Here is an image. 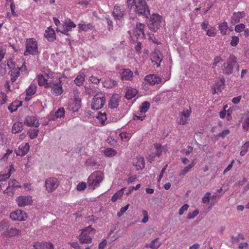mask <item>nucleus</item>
Instances as JSON below:
<instances>
[{
    "instance_id": "nucleus-12",
    "label": "nucleus",
    "mask_w": 249,
    "mask_h": 249,
    "mask_svg": "<svg viewBox=\"0 0 249 249\" xmlns=\"http://www.w3.org/2000/svg\"><path fill=\"white\" fill-rule=\"evenodd\" d=\"M26 71V67L24 64L21 67H17L12 69L9 71V74L10 76V80L12 82H14L20 75V71Z\"/></svg>"
},
{
    "instance_id": "nucleus-23",
    "label": "nucleus",
    "mask_w": 249,
    "mask_h": 249,
    "mask_svg": "<svg viewBox=\"0 0 249 249\" xmlns=\"http://www.w3.org/2000/svg\"><path fill=\"white\" fill-rule=\"evenodd\" d=\"M30 146L28 143H22L19 146L18 150L16 152L17 156H24L29 150Z\"/></svg>"
},
{
    "instance_id": "nucleus-25",
    "label": "nucleus",
    "mask_w": 249,
    "mask_h": 249,
    "mask_svg": "<svg viewBox=\"0 0 249 249\" xmlns=\"http://www.w3.org/2000/svg\"><path fill=\"white\" fill-rule=\"evenodd\" d=\"M120 101L119 96L118 94H114L109 101L108 106L110 108H117Z\"/></svg>"
},
{
    "instance_id": "nucleus-6",
    "label": "nucleus",
    "mask_w": 249,
    "mask_h": 249,
    "mask_svg": "<svg viewBox=\"0 0 249 249\" xmlns=\"http://www.w3.org/2000/svg\"><path fill=\"white\" fill-rule=\"evenodd\" d=\"M106 103V98L104 94L99 93L92 98L91 108L93 110H98L102 108Z\"/></svg>"
},
{
    "instance_id": "nucleus-24",
    "label": "nucleus",
    "mask_w": 249,
    "mask_h": 249,
    "mask_svg": "<svg viewBox=\"0 0 249 249\" xmlns=\"http://www.w3.org/2000/svg\"><path fill=\"white\" fill-rule=\"evenodd\" d=\"M246 15L245 12H234L231 18V23L235 24L240 22V19L244 17Z\"/></svg>"
},
{
    "instance_id": "nucleus-58",
    "label": "nucleus",
    "mask_w": 249,
    "mask_h": 249,
    "mask_svg": "<svg viewBox=\"0 0 249 249\" xmlns=\"http://www.w3.org/2000/svg\"><path fill=\"white\" fill-rule=\"evenodd\" d=\"M199 213V211L198 210H195L193 213H189L187 215V218L188 219H194L196 216Z\"/></svg>"
},
{
    "instance_id": "nucleus-3",
    "label": "nucleus",
    "mask_w": 249,
    "mask_h": 249,
    "mask_svg": "<svg viewBox=\"0 0 249 249\" xmlns=\"http://www.w3.org/2000/svg\"><path fill=\"white\" fill-rule=\"evenodd\" d=\"M104 178V174L100 171H95L88 178V185L89 189L94 190L99 186Z\"/></svg>"
},
{
    "instance_id": "nucleus-16",
    "label": "nucleus",
    "mask_w": 249,
    "mask_h": 249,
    "mask_svg": "<svg viewBox=\"0 0 249 249\" xmlns=\"http://www.w3.org/2000/svg\"><path fill=\"white\" fill-rule=\"evenodd\" d=\"M121 79L125 81H132L133 78V72L129 69H123L121 70Z\"/></svg>"
},
{
    "instance_id": "nucleus-19",
    "label": "nucleus",
    "mask_w": 249,
    "mask_h": 249,
    "mask_svg": "<svg viewBox=\"0 0 249 249\" xmlns=\"http://www.w3.org/2000/svg\"><path fill=\"white\" fill-rule=\"evenodd\" d=\"M21 230L16 228H11L8 229V230L5 231L3 233V237H12L20 235Z\"/></svg>"
},
{
    "instance_id": "nucleus-36",
    "label": "nucleus",
    "mask_w": 249,
    "mask_h": 249,
    "mask_svg": "<svg viewBox=\"0 0 249 249\" xmlns=\"http://www.w3.org/2000/svg\"><path fill=\"white\" fill-rule=\"evenodd\" d=\"M37 86L35 84H31L26 90V94L28 96L33 95L36 91Z\"/></svg>"
},
{
    "instance_id": "nucleus-57",
    "label": "nucleus",
    "mask_w": 249,
    "mask_h": 249,
    "mask_svg": "<svg viewBox=\"0 0 249 249\" xmlns=\"http://www.w3.org/2000/svg\"><path fill=\"white\" fill-rule=\"evenodd\" d=\"M7 100V95L4 93L1 92L0 94V104L1 105L4 104Z\"/></svg>"
},
{
    "instance_id": "nucleus-55",
    "label": "nucleus",
    "mask_w": 249,
    "mask_h": 249,
    "mask_svg": "<svg viewBox=\"0 0 249 249\" xmlns=\"http://www.w3.org/2000/svg\"><path fill=\"white\" fill-rule=\"evenodd\" d=\"M191 169L192 168L188 165L180 171L179 176L183 177L184 176L191 170Z\"/></svg>"
},
{
    "instance_id": "nucleus-62",
    "label": "nucleus",
    "mask_w": 249,
    "mask_h": 249,
    "mask_svg": "<svg viewBox=\"0 0 249 249\" xmlns=\"http://www.w3.org/2000/svg\"><path fill=\"white\" fill-rule=\"evenodd\" d=\"M142 213L144 217L142 219V222L143 223H145L148 221L149 219L148 213L146 210H143Z\"/></svg>"
},
{
    "instance_id": "nucleus-10",
    "label": "nucleus",
    "mask_w": 249,
    "mask_h": 249,
    "mask_svg": "<svg viewBox=\"0 0 249 249\" xmlns=\"http://www.w3.org/2000/svg\"><path fill=\"white\" fill-rule=\"evenodd\" d=\"M16 202L19 207H24L31 205L33 202L32 196H20L16 199Z\"/></svg>"
},
{
    "instance_id": "nucleus-42",
    "label": "nucleus",
    "mask_w": 249,
    "mask_h": 249,
    "mask_svg": "<svg viewBox=\"0 0 249 249\" xmlns=\"http://www.w3.org/2000/svg\"><path fill=\"white\" fill-rule=\"evenodd\" d=\"M159 240V238L157 237L153 240L149 244H147L146 247L150 249H158L161 245V243L156 244V243Z\"/></svg>"
},
{
    "instance_id": "nucleus-56",
    "label": "nucleus",
    "mask_w": 249,
    "mask_h": 249,
    "mask_svg": "<svg viewBox=\"0 0 249 249\" xmlns=\"http://www.w3.org/2000/svg\"><path fill=\"white\" fill-rule=\"evenodd\" d=\"M129 204H127L124 207H122L119 212L117 213V216L121 217L128 209Z\"/></svg>"
},
{
    "instance_id": "nucleus-34",
    "label": "nucleus",
    "mask_w": 249,
    "mask_h": 249,
    "mask_svg": "<svg viewBox=\"0 0 249 249\" xmlns=\"http://www.w3.org/2000/svg\"><path fill=\"white\" fill-rule=\"evenodd\" d=\"M80 107L81 104L72 102L68 104L67 108L69 110L74 112L78 111Z\"/></svg>"
},
{
    "instance_id": "nucleus-60",
    "label": "nucleus",
    "mask_w": 249,
    "mask_h": 249,
    "mask_svg": "<svg viewBox=\"0 0 249 249\" xmlns=\"http://www.w3.org/2000/svg\"><path fill=\"white\" fill-rule=\"evenodd\" d=\"M239 41V38L238 36H232L231 41V45L232 46H236L238 44Z\"/></svg>"
},
{
    "instance_id": "nucleus-9",
    "label": "nucleus",
    "mask_w": 249,
    "mask_h": 249,
    "mask_svg": "<svg viewBox=\"0 0 249 249\" xmlns=\"http://www.w3.org/2000/svg\"><path fill=\"white\" fill-rule=\"evenodd\" d=\"M125 15L126 11L123 6L119 4L114 5L112 11V16L115 19L121 20L124 18Z\"/></svg>"
},
{
    "instance_id": "nucleus-22",
    "label": "nucleus",
    "mask_w": 249,
    "mask_h": 249,
    "mask_svg": "<svg viewBox=\"0 0 249 249\" xmlns=\"http://www.w3.org/2000/svg\"><path fill=\"white\" fill-rule=\"evenodd\" d=\"M34 247L35 249H54L53 243L44 241L36 243Z\"/></svg>"
},
{
    "instance_id": "nucleus-31",
    "label": "nucleus",
    "mask_w": 249,
    "mask_h": 249,
    "mask_svg": "<svg viewBox=\"0 0 249 249\" xmlns=\"http://www.w3.org/2000/svg\"><path fill=\"white\" fill-rule=\"evenodd\" d=\"M14 170L13 166L11 165L7 173L4 174L2 172H0V182L5 181L6 179H8L10 178L11 173Z\"/></svg>"
},
{
    "instance_id": "nucleus-30",
    "label": "nucleus",
    "mask_w": 249,
    "mask_h": 249,
    "mask_svg": "<svg viewBox=\"0 0 249 249\" xmlns=\"http://www.w3.org/2000/svg\"><path fill=\"white\" fill-rule=\"evenodd\" d=\"M103 85L107 88H113L117 86V82L115 80L109 78L103 82Z\"/></svg>"
},
{
    "instance_id": "nucleus-59",
    "label": "nucleus",
    "mask_w": 249,
    "mask_h": 249,
    "mask_svg": "<svg viewBox=\"0 0 249 249\" xmlns=\"http://www.w3.org/2000/svg\"><path fill=\"white\" fill-rule=\"evenodd\" d=\"M87 188V184L84 182L79 183L76 186V189L79 191H84Z\"/></svg>"
},
{
    "instance_id": "nucleus-50",
    "label": "nucleus",
    "mask_w": 249,
    "mask_h": 249,
    "mask_svg": "<svg viewBox=\"0 0 249 249\" xmlns=\"http://www.w3.org/2000/svg\"><path fill=\"white\" fill-rule=\"evenodd\" d=\"M16 191V189L13 187L8 186L6 190L4 191V193L6 194L7 196H12Z\"/></svg>"
},
{
    "instance_id": "nucleus-14",
    "label": "nucleus",
    "mask_w": 249,
    "mask_h": 249,
    "mask_svg": "<svg viewBox=\"0 0 249 249\" xmlns=\"http://www.w3.org/2000/svg\"><path fill=\"white\" fill-rule=\"evenodd\" d=\"M191 113V110L185 109L179 115V119L178 121V124L181 125L187 124L189 121V117Z\"/></svg>"
},
{
    "instance_id": "nucleus-32",
    "label": "nucleus",
    "mask_w": 249,
    "mask_h": 249,
    "mask_svg": "<svg viewBox=\"0 0 249 249\" xmlns=\"http://www.w3.org/2000/svg\"><path fill=\"white\" fill-rule=\"evenodd\" d=\"M21 105L22 102L21 101H15L8 106V108L9 110L12 113L16 111Z\"/></svg>"
},
{
    "instance_id": "nucleus-5",
    "label": "nucleus",
    "mask_w": 249,
    "mask_h": 249,
    "mask_svg": "<svg viewBox=\"0 0 249 249\" xmlns=\"http://www.w3.org/2000/svg\"><path fill=\"white\" fill-rule=\"evenodd\" d=\"M38 45L36 39L34 38H28L26 41V51L24 55L28 54L36 55L38 54Z\"/></svg>"
},
{
    "instance_id": "nucleus-46",
    "label": "nucleus",
    "mask_w": 249,
    "mask_h": 249,
    "mask_svg": "<svg viewBox=\"0 0 249 249\" xmlns=\"http://www.w3.org/2000/svg\"><path fill=\"white\" fill-rule=\"evenodd\" d=\"M105 155L108 157L115 156L117 154V152L112 148H107L104 151Z\"/></svg>"
},
{
    "instance_id": "nucleus-7",
    "label": "nucleus",
    "mask_w": 249,
    "mask_h": 249,
    "mask_svg": "<svg viewBox=\"0 0 249 249\" xmlns=\"http://www.w3.org/2000/svg\"><path fill=\"white\" fill-rule=\"evenodd\" d=\"M94 230L91 226H89L82 230V232L79 236V240L82 244H90L92 242L91 237L89 235Z\"/></svg>"
},
{
    "instance_id": "nucleus-39",
    "label": "nucleus",
    "mask_w": 249,
    "mask_h": 249,
    "mask_svg": "<svg viewBox=\"0 0 249 249\" xmlns=\"http://www.w3.org/2000/svg\"><path fill=\"white\" fill-rule=\"evenodd\" d=\"M125 188H123L116 192L112 196L111 200L112 202H116L118 199H120L124 194V191Z\"/></svg>"
},
{
    "instance_id": "nucleus-13",
    "label": "nucleus",
    "mask_w": 249,
    "mask_h": 249,
    "mask_svg": "<svg viewBox=\"0 0 249 249\" xmlns=\"http://www.w3.org/2000/svg\"><path fill=\"white\" fill-rule=\"evenodd\" d=\"M45 185L48 191L53 192L58 187L59 182L56 178H50L46 180Z\"/></svg>"
},
{
    "instance_id": "nucleus-48",
    "label": "nucleus",
    "mask_w": 249,
    "mask_h": 249,
    "mask_svg": "<svg viewBox=\"0 0 249 249\" xmlns=\"http://www.w3.org/2000/svg\"><path fill=\"white\" fill-rule=\"evenodd\" d=\"M9 228V224L7 221H2L0 222V231H6Z\"/></svg>"
},
{
    "instance_id": "nucleus-37",
    "label": "nucleus",
    "mask_w": 249,
    "mask_h": 249,
    "mask_svg": "<svg viewBox=\"0 0 249 249\" xmlns=\"http://www.w3.org/2000/svg\"><path fill=\"white\" fill-rule=\"evenodd\" d=\"M86 75L83 73H80L77 77L74 79V82L78 86L83 85L85 80Z\"/></svg>"
},
{
    "instance_id": "nucleus-4",
    "label": "nucleus",
    "mask_w": 249,
    "mask_h": 249,
    "mask_svg": "<svg viewBox=\"0 0 249 249\" xmlns=\"http://www.w3.org/2000/svg\"><path fill=\"white\" fill-rule=\"evenodd\" d=\"M162 20V17L158 14H153L147 22L149 29L156 32L160 28Z\"/></svg>"
},
{
    "instance_id": "nucleus-64",
    "label": "nucleus",
    "mask_w": 249,
    "mask_h": 249,
    "mask_svg": "<svg viewBox=\"0 0 249 249\" xmlns=\"http://www.w3.org/2000/svg\"><path fill=\"white\" fill-rule=\"evenodd\" d=\"M90 81L94 84H98L100 83V79L98 78L97 77L91 75L89 77Z\"/></svg>"
},
{
    "instance_id": "nucleus-52",
    "label": "nucleus",
    "mask_w": 249,
    "mask_h": 249,
    "mask_svg": "<svg viewBox=\"0 0 249 249\" xmlns=\"http://www.w3.org/2000/svg\"><path fill=\"white\" fill-rule=\"evenodd\" d=\"M211 194L207 192L202 198V202L204 204H208L210 202Z\"/></svg>"
},
{
    "instance_id": "nucleus-38",
    "label": "nucleus",
    "mask_w": 249,
    "mask_h": 249,
    "mask_svg": "<svg viewBox=\"0 0 249 249\" xmlns=\"http://www.w3.org/2000/svg\"><path fill=\"white\" fill-rule=\"evenodd\" d=\"M225 79L224 77H221L219 81L216 82L214 85L218 91L221 92L222 89L224 88Z\"/></svg>"
},
{
    "instance_id": "nucleus-47",
    "label": "nucleus",
    "mask_w": 249,
    "mask_h": 249,
    "mask_svg": "<svg viewBox=\"0 0 249 249\" xmlns=\"http://www.w3.org/2000/svg\"><path fill=\"white\" fill-rule=\"evenodd\" d=\"M249 149V141L247 142L244 143V144L241 147V151L240 153V155L241 156H243L245 155Z\"/></svg>"
},
{
    "instance_id": "nucleus-35",
    "label": "nucleus",
    "mask_w": 249,
    "mask_h": 249,
    "mask_svg": "<svg viewBox=\"0 0 249 249\" xmlns=\"http://www.w3.org/2000/svg\"><path fill=\"white\" fill-rule=\"evenodd\" d=\"M65 115V109L63 107H60L55 112L53 116L52 117V119L53 120H57L59 118H61L62 117H64Z\"/></svg>"
},
{
    "instance_id": "nucleus-27",
    "label": "nucleus",
    "mask_w": 249,
    "mask_h": 249,
    "mask_svg": "<svg viewBox=\"0 0 249 249\" xmlns=\"http://www.w3.org/2000/svg\"><path fill=\"white\" fill-rule=\"evenodd\" d=\"M78 32L81 31L87 32L89 30H92L94 29V27L91 23L83 24L79 23L78 24Z\"/></svg>"
},
{
    "instance_id": "nucleus-49",
    "label": "nucleus",
    "mask_w": 249,
    "mask_h": 249,
    "mask_svg": "<svg viewBox=\"0 0 249 249\" xmlns=\"http://www.w3.org/2000/svg\"><path fill=\"white\" fill-rule=\"evenodd\" d=\"M216 29L214 27H211L209 29L207 30L206 35L211 37H213L215 36L216 34Z\"/></svg>"
},
{
    "instance_id": "nucleus-26",
    "label": "nucleus",
    "mask_w": 249,
    "mask_h": 249,
    "mask_svg": "<svg viewBox=\"0 0 249 249\" xmlns=\"http://www.w3.org/2000/svg\"><path fill=\"white\" fill-rule=\"evenodd\" d=\"M218 29L222 35L229 34V27L226 21L219 22L218 23Z\"/></svg>"
},
{
    "instance_id": "nucleus-18",
    "label": "nucleus",
    "mask_w": 249,
    "mask_h": 249,
    "mask_svg": "<svg viewBox=\"0 0 249 249\" xmlns=\"http://www.w3.org/2000/svg\"><path fill=\"white\" fill-rule=\"evenodd\" d=\"M144 27L145 25L143 23H138L136 24L134 33L137 38H144L145 37V34L144 32Z\"/></svg>"
},
{
    "instance_id": "nucleus-51",
    "label": "nucleus",
    "mask_w": 249,
    "mask_h": 249,
    "mask_svg": "<svg viewBox=\"0 0 249 249\" xmlns=\"http://www.w3.org/2000/svg\"><path fill=\"white\" fill-rule=\"evenodd\" d=\"M120 137L122 140H124V141H128L131 138V135L129 133L122 132L120 134Z\"/></svg>"
},
{
    "instance_id": "nucleus-21",
    "label": "nucleus",
    "mask_w": 249,
    "mask_h": 249,
    "mask_svg": "<svg viewBox=\"0 0 249 249\" xmlns=\"http://www.w3.org/2000/svg\"><path fill=\"white\" fill-rule=\"evenodd\" d=\"M144 80L151 85L159 84L161 81V78L155 74L146 75Z\"/></svg>"
},
{
    "instance_id": "nucleus-43",
    "label": "nucleus",
    "mask_w": 249,
    "mask_h": 249,
    "mask_svg": "<svg viewBox=\"0 0 249 249\" xmlns=\"http://www.w3.org/2000/svg\"><path fill=\"white\" fill-rule=\"evenodd\" d=\"M154 146L156 150L155 155L157 157L161 156L163 150H165L164 147L162 146L160 144L158 143L154 144Z\"/></svg>"
},
{
    "instance_id": "nucleus-2",
    "label": "nucleus",
    "mask_w": 249,
    "mask_h": 249,
    "mask_svg": "<svg viewBox=\"0 0 249 249\" xmlns=\"http://www.w3.org/2000/svg\"><path fill=\"white\" fill-rule=\"evenodd\" d=\"M127 7L130 12H135L139 16L148 18L150 11L144 0H127Z\"/></svg>"
},
{
    "instance_id": "nucleus-63",
    "label": "nucleus",
    "mask_w": 249,
    "mask_h": 249,
    "mask_svg": "<svg viewBox=\"0 0 249 249\" xmlns=\"http://www.w3.org/2000/svg\"><path fill=\"white\" fill-rule=\"evenodd\" d=\"M189 207V205L187 204L183 205L179 210V214H183L184 212L188 210Z\"/></svg>"
},
{
    "instance_id": "nucleus-53",
    "label": "nucleus",
    "mask_w": 249,
    "mask_h": 249,
    "mask_svg": "<svg viewBox=\"0 0 249 249\" xmlns=\"http://www.w3.org/2000/svg\"><path fill=\"white\" fill-rule=\"evenodd\" d=\"M9 186L13 187L15 189L21 187V186L19 185L18 181L16 179L10 180V181L9 182Z\"/></svg>"
},
{
    "instance_id": "nucleus-15",
    "label": "nucleus",
    "mask_w": 249,
    "mask_h": 249,
    "mask_svg": "<svg viewBox=\"0 0 249 249\" xmlns=\"http://www.w3.org/2000/svg\"><path fill=\"white\" fill-rule=\"evenodd\" d=\"M132 164L137 170L143 168L145 166V160L142 156H137L132 160Z\"/></svg>"
},
{
    "instance_id": "nucleus-45",
    "label": "nucleus",
    "mask_w": 249,
    "mask_h": 249,
    "mask_svg": "<svg viewBox=\"0 0 249 249\" xmlns=\"http://www.w3.org/2000/svg\"><path fill=\"white\" fill-rule=\"evenodd\" d=\"M39 130L37 129H31L28 132V135L31 139H34L38 136Z\"/></svg>"
},
{
    "instance_id": "nucleus-1",
    "label": "nucleus",
    "mask_w": 249,
    "mask_h": 249,
    "mask_svg": "<svg viewBox=\"0 0 249 249\" xmlns=\"http://www.w3.org/2000/svg\"><path fill=\"white\" fill-rule=\"evenodd\" d=\"M38 84L45 88H51V93L55 96L63 92L62 82L61 78L55 76L54 73L49 71L44 75L39 74L37 76Z\"/></svg>"
},
{
    "instance_id": "nucleus-28",
    "label": "nucleus",
    "mask_w": 249,
    "mask_h": 249,
    "mask_svg": "<svg viewBox=\"0 0 249 249\" xmlns=\"http://www.w3.org/2000/svg\"><path fill=\"white\" fill-rule=\"evenodd\" d=\"M44 36L50 41H53L55 36L54 31L52 29L48 28L47 30L45 31Z\"/></svg>"
},
{
    "instance_id": "nucleus-44",
    "label": "nucleus",
    "mask_w": 249,
    "mask_h": 249,
    "mask_svg": "<svg viewBox=\"0 0 249 249\" xmlns=\"http://www.w3.org/2000/svg\"><path fill=\"white\" fill-rule=\"evenodd\" d=\"M96 118L101 123V124H104L106 121L107 120L106 113H101V112H99L98 113V115L97 116Z\"/></svg>"
},
{
    "instance_id": "nucleus-54",
    "label": "nucleus",
    "mask_w": 249,
    "mask_h": 249,
    "mask_svg": "<svg viewBox=\"0 0 249 249\" xmlns=\"http://www.w3.org/2000/svg\"><path fill=\"white\" fill-rule=\"evenodd\" d=\"M245 29V25L243 23H240L235 26L234 30L237 33L243 32Z\"/></svg>"
},
{
    "instance_id": "nucleus-61",
    "label": "nucleus",
    "mask_w": 249,
    "mask_h": 249,
    "mask_svg": "<svg viewBox=\"0 0 249 249\" xmlns=\"http://www.w3.org/2000/svg\"><path fill=\"white\" fill-rule=\"evenodd\" d=\"M153 60L152 59V61H153L154 60L157 61L156 62V63L157 64L158 67H159L160 65V63L161 62L162 60L161 57L159 56V55L158 53H155L154 55L153 56Z\"/></svg>"
},
{
    "instance_id": "nucleus-11",
    "label": "nucleus",
    "mask_w": 249,
    "mask_h": 249,
    "mask_svg": "<svg viewBox=\"0 0 249 249\" xmlns=\"http://www.w3.org/2000/svg\"><path fill=\"white\" fill-rule=\"evenodd\" d=\"M10 218L14 221H25L27 218V214L25 212L20 209L12 212L10 215Z\"/></svg>"
},
{
    "instance_id": "nucleus-41",
    "label": "nucleus",
    "mask_w": 249,
    "mask_h": 249,
    "mask_svg": "<svg viewBox=\"0 0 249 249\" xmlns=\"http://www.w3.org/2000/svg\"><path fill=\"white\" fill-rule=\"evenodd\" d=\"M150 107V104L147 101L143 102L140 107V113L145 114Z\"/></svg>"
},
{
    "instance_id": "nucleus-17",
    "label": "nucleus",
    "mask_w": 249,
    "mask_h": 249,
    "mask_svg": "<svg viewBox=\"0 0 249 249\" xmlns=\"http://www.w3.org/2000/svg\"><path fill=\"white\" fill-rule=\"evenodd\" d=\"M24 124L30 127H38L39 126L38 120L36 116H27L24 120Z\"/></svg>"
},
{
    "instance_id": "nucleus-29",
    "label": "nucleus",
    "mask_w": 249,
    "mask_h": 249,
    "mask_svg": "<svg viewBox=\"0 0 249 249\" xmlns=\"http://www.w3.org/2000/svg\"><path fill=\"white\" fill-rule=\"evenodd\" d=\"M138 93V90L134 88H129L127 89L125 96L128 100L132 99Z\"/></svg>"
},
{
    "instance_id": "nucleus-33",
    "label": "nucleus",
    "mask_w": 249,
    "mask_h": 249,
    "mask_svg": "<svg viewBox=\"0 0 249 249\" xmlns=\"http://www.w3.org/2000/svg\"><path fill=\"white\" fill-rule=\"evenodd\" d=\"M23 128V125L22 123L17 122L15 123L12 129V132L14 134H17L20 132Z\"/></svg>"
},
{
    "instance_id": "nucleus-40",
    "label": "nucleus",
    "mask_w": 249,
    "mask_h": 249,
    "mask_svg": "<svg viewBox=\"0 0 249 249\" xmlns=\"http://www.w3.org/2000/svg\"><path fill=\"white\" fill-rule=\"evenodd\" d=\"M243 119L242 128L244 131H247L249 127V113L246 114Z\"/></svg>"
},
{
    "instance_id": "nucleus-8",
    "label": "nucleus",
    "mask_w": 249,
    "mask_h": 249,
    "mask_svg": "<svg viewBox=\"0 0 249 249\" xmlns=\"http://www.w3.org/2000/svg\"><path fill=\"white\" fill-rule=\"evenodd\" d=\"M237 63L236 58L234 55H230L227 62L224 63L222 69L225 74H231L232 73L233 66Z\"/></svg>"
},
{
    "instance_id": "nucleus-20",
    "label": "nucleus",
    "mask_w": 249,
    "mask_h": 249,
    "mask_svg": "<svg viewBox=\"0 0 249 249\" xmlns=\"http://www.w3.org/2000/svg\"><path fill=\"white\" fill-rule=\"evenodd\" d=\"M76 27V24L71 19L65 22L62 26V30L59 31L63 34L68 35V32L71 31L73 28Z\"/></svg>"
}]
</instances>
